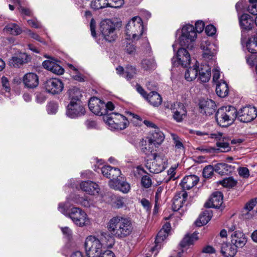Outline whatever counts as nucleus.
I'll use <instances>...</instances> for the list:
<instances>
[{
	"label": "nucleus",
	"mask_w": 257,
	"mask_h": 257,
	"mask_svg": "<svg viewBox=\"0 0 257 257\" xmlns=\"http://www.w3.org/2000/svg\"><path fill=\"white\" fill-rule=\"evenodd\" d=\"M107 7L120 8L124 4L123 0H107Z\"/></svg>",
	"instance_id": "obj_52"
},
{
	"label": "nucleus",
	"mask_w": 257,
	"mask_h": 257,
	"mask_svg": "<svg viewBox=\"0 0 257 257\" xmlns=\"http://www.w3.org/2000/svg\"><path fill=\"white\" fill-rule=\"evenodd\" d=\"M1 82L3 90H5L6 93H8V94H6V96L9 97V93L11 91V87L9 79L6 77L3 76L1 78Z\"/></svg>",
	"instance_id": "obj_49"
},
{
	"label": "nucleus",
	"mask_w": 257,
	"mask_h": 257,
	"mask_svg": "<svg viewBox=\"0 0 257 257\" xmlns=\"http://www.w3.org/2000/svg\"><path fill=\"white\" fill-rule=\"evenodd\" d=\"M239 20L240 26L242 29L250 30L252 28L253 20L248 14L242 15Z\"/></svg>",
	"instance_id": "obj_32"
},
{
	"label": "nucleus",
	"mask_w": 257,
	"mask_h": 257,
	"mask_svg": "<svg viewBox=\"0 0 257 257\" xmlns=\"http://www.w3.org/2000/svg\"><path fill=\"white\" fill-rule=\"evenodd\" d=\"M218 183L224 187L230 188L235 186L236 185L237 181L232 177H230L219 181Z\"/></svg>",
	"instance_id": "obj_48"
},
{
	"label": "nucleus",
	"mask_w": 257,
	"mask_h": 257,
	"mask_svg": "<svg viewBox=\"0 0 257 257\" xmlns=\"http://www.w3.org/2000/svg\"><path fill=\"white\" fill-rule=\"evenodd\" d=\"M223 203V195L221 192L217 191L212 193L205 206L210 208H219Z\"/></svg>",
	"instance_id": "obj_20"
},
{
	"label": "nucleus",
	"mask_w": 257,
	"mask_h": 257,
	"mask_svg": "<svg viewBox=\"0 0 257 257\" xmlns=\"http://www.w3.org/2000/svg\"><path fill=\"white\" fill-rule=\"evenodd\" d=\"M154 146L156 145L152 142V140H149L148 138L146 140H143L141 145L142 151L148 155L153 151Z\"/></svg>",
	"instance_id": "obj_40"
},
{
	"label": "nucleus",
	"mask_w": 257,
	"mask_h": 257,
	"mask_svg": "<svg viewBox=\"0 0 257 257\" xmlns=\"http://www.w3.org/2000/svg\"><path fill=\"white\" fill-rule=\"evenodd\" d=\"M256 203L257 198L252 199L246 203L244 207V210L247 211L245 215V218L246 219H249L252 218V214L249 212L252 210Z\"/></svg>",
	"instance_id": "obj_41"
},
{
	"label": "nucleus",
	"mask_w": 257,
	"mask_h": 257,
	"mask_svg": "<svg viewBox=\"0 0 257 257\" xmlns=\"http://www.w3.org/2000/svg\"><path fill=\"white\" fill-rule=\"evenodd\" d=\"M84 246L88 257H98L102 252V244L95 236H87L85 239Z\"/></svg>",
	"instance_id": "obj_6"
},
{
	"label": "nucleus",
	"mask_w": 257,
	"mask_h": 257,
	"mask_svg": "<svg viewBox=\"0 0 257 257\" xmlns=\"http://www.w3.org/2000/svg\"><path fill=\"white\" fill-rule=\"evenodd\" d=\"M194 240L192 239L190 235L188 234L186 235L183 240L181 241L180 245L181 247H184L186 246L190 245L193 244Z\"/></svg>",
	"instance_id": "obj_54"
},
{
	"label": "nucleus",
	"mask_w": 257,
	"mask_h": 257,
	"mask_svg": "<svg viewBox=\"0 0 257 257\" xmlns=\"http://www.w3.org/2000/svg\"><path fill=\"white\" fill-rule=\"evenodd\" d=\"M146 99L154 106H158L162 102V97L156 91H152L147 94Z\"/></svg>",
	"instance_id": "obj_35"
},
{
	"label": "nucleus",
	"mask_w": 257,
	"mask_h": 257,
	"mask_svg": "<svg viewBox=\"0 0 257 257\" xmlns=\"http://www.w3.org/2000/svg\"><path fill=\"white\" fill-rule=\"evenodd\" d=\"M171 225L169 222H166L163 225L156 237V247H157L159 244L163 241L167 237L171 231Z\"/></svg>",
	"instance_id": "obj_25"
},
{
	"label": "nucleus",
	"mask_w": 257,
	"mask_h": 257,
	"mask_svg": "<svg viewBox=\"0 0 257 257\" xmlns=\"http://www.w3.org/2000/svg\"><path fill=\"white\" fill-rule=\"evenodd\" d=\"M233 170V168L229 165L225 163H219L214 167L215 171L221 175L228 174L231 173Z\"/></svg>",
	"instance_id": "obj_36"
},
{
	"label": "nucleus",
	"mask_w": 257,
	"mask_h": 257,
	"mask_svg": "<svg viewBox=\"0 0 257 257\" xmlns=\"http://www.w3.org/2000/svg\"><path fill=\"white\" fill-rule=\"evenodd\" d=\"M220 76V72L219 68L216 67L213 69V81L216 83V84L218 81H220V80H219Z\"/></svg>",
	"instance_id": "obj_59"
},
{
	"label": "nucleus",
	"mask_w": 257,
	"mask_h": 257,
	"mask_svg": "<svg viewBox=\"0 0 257 257\" xmlns=\"http://www.w3.org/2000/svg\"><path fill=\"white\" fill-rule=\"evenodd\" d=\"M70 199L67 198L66 202L60 203L58 209L62 214L71 218L73 223L79 227L88 226L91 224V219L87 213L79 207H72Z\"/></svg>",
	"instance_id": "obj_1"
},
{
	"label": "nucleus",
	"mask_w": 257,
	"mask_h": 257,
	"mask_svg": "<svg viewBox=\"0 0 257 257\" xmlns=\"http://www.w3.org/2000/svg\"><path fill=\"white\" fill-rule=\"evenodd\" d=\"M204 23L202 21H198L195 23V29L193 25H184L181 30V34L179 37V43L181 47L188 49L194 47L197 38V33H200L204 29Z\"/></svg>",
	"instance_id": "obj_3"
},
{
	"label": "nucleus",
	"mask_w": 257,
	"mask_h": 257,
	"mask_svg": "<svg viewBox=\"0 0 257 257\" xmlns=\"http://www.w3.org/2000/svg\"><path fill=\"white\" fill-rule=\"evenodd\" d=\"M80 187L82 191L91 195H95L100 191L98 185L90 181L82 182L80 184Z\"/></svg>",
	"instance_id": "obj_19"
},
{
	"label": "nucleus",
	"mask_w": 257,
	"mask_h": 257,
	"mask_svg": "<svg viewBox=\"0 0 257 257\" xmlns=\"http://www.w3.org/2000/svg\"><path fill=\"white\" fill-rule=\"evenodd\" d=\"M236 117V109L230 105L220 108L215 115L218 124L222 127H226L231 124Z\"/></svg>",
	"instance_id": "obj_4"
},
{
	"label": "nucleus",
	"mask_w": 257,
	"mask_h": 257,
	"mask_svg": "<svg viewBox=\"0 0 257 257\" xmlns=\"http://www.w3.org/2000/svg\"><path fill=\"white\" fill-rule=\"evenodd\" d=\"M239 175L244 178H247L249 176V170L246 167H241L238 169Z\"/></svg>",
	"instance_id": "obj_61"
},
{
	"label": "nucleus",
	"mask_w": 257,
	"mask_h": 257,
	"mask_svg": "<svg viewBox=\"0 0 257 257\" xmlns=\"http://www.w3.org/2000/svg\"><path fill=\"white\" fill-rule=\"evenodd\" d=\"M171 137L173 139L175 149L178 150L179 151H184V147L183 144V140L174 134H172Z\"/></svg>",
	"instance_id": "obj_45"
},
{
	"label": "nucleus",
	"mask_w": 257,
	"mask_h": 257,
	"mask_svg": "<svg viewBox=\"0 0 257 257\" xmlns=\"http://www.w3.org/2000/svg\"><path fill=\"white\" fill-rule=\"evenodd\" d=\"M90 6L95 10L107 7V0H93L91 2Z\"/></svg>",
	"instance_id": "obj_46"
},
{
	"label": "nucleus",
	"mask_w": 257,
	"mask_h": 257,
	"mask_svg": "<svg viewBox=\"0 0 257 257\" xmlns=\"http://www.w3.org/2000/svg\"><path fill=\"white\" fill-rule=\"evenodd\" d=\"M172 65L174 67L181 66L182 67H188L191 62L189 53L184 48H179L175 56L171 60Z\"/></svg>",
	"instance_id": "obj_9"
},
{
	"label": "nucleus",
	"mask_w": 257,
	"mask_h": 257,
	"mask_svg": "<svg viewBox=\"0 0 257 257\" xmlns=\"http://www.w3.org/2000/svg\"><path fill=\"white\" fill-rule=\"evenodd\" d=\"M27 34L33 39L41 42L45 43V41L36 33L32 32L30 30H27Z\"/></svg>",
	"instance_id": "obj_60"
},
{
	"label": "nucleus",
	"mask_w": 257,
	"mask_h": 257,
	"mask_svg": "<svg viewBox=\"0 0 257 257\" xmlns=\"http://www.w3.org/2000/svg\"><path fill=\"white\" fill-rule=\"evenodd\" d=\"M214 171V168L212 166H207L203 170V176L205 178H209L213 175Z\"/></svg>",
	"instance_id": "obj_51"
},
{
	"label": "nucleus",
	"mask_w": 257,
	"mask_h": 257,
	"mask_svg": "<svg viewBox=\"0 0 257 257\" xmlns=\"http://www.w3.org/2000/svg\"><path fill=\"white\" fill-rule=\"evenodd\" d=\"M210 138L218 140L219 141L216 144L217 147V150L222 152H228L230 151L231 148L229 143L226 141V139L221 133H216L211 134Z\"/></svg>",
	"instance_id": "obj_18"
},
{
	"label": "nucleus",
	"mask_w": 257,
	"mask_h": 257,
	"mask_svg": "<svg viewBox=\"0 0 257 257\" xmlns=\"http://www.w3.org/2000/svg\"><path fill=\"white\" fill-rule=\"evenodd\" d=\"M193 67H190L185 71L184 77L187 81H192L195 79L198 74L199 66L197 61L195 60Z\"/></svg>",
	"instance_id": "obj_30"
},
{
	"label": "nucleus",
	"mask_w": 257,
	"mask_h": 257,
	"mask_svg": "<svg viewBox=\"0 0 257 257\" xmlns=\"http://www.w3.org/2000/svg\"><path fill=\"white\" fill-rule=\"evenodd\" d=\"M28 23L30 26L36 29L42 28L40 23L36 19L29 20L28 21Z\"/></svg>",
	"instance_id": "obj_63"
},
{
	"label": "nucleus",
	"mask_w": 257,
	"mask_h": 257,
	"mask_svg": "<svg viewBox=\"0 0 257 257\" xmlns=\"http://www.w3.org/2000/svg\"><path fill=\"white\" fill-rule=\"evenodd\" d=\"M200 112L206 115L213 114L216 109V105L211 99H202L199 103Z\"/></svg>",
	"instance_id": "obj_17"
},
{
	"label": "nucleus",
	"mask_w": 257,
	"mask_h": 257,
	"mask_svg": "<svg viewBox=\"0 0 257 257\" xmlns=\"http://www.w3.org/2000/svg\"><path fill=\"white\" fill-rule=\"evenodd\" d=\"M134 40L132 39H125V42L126 43L125 50L127 53L130 54H134L136 51V48L132 44V42Z\"/></svg>",
	"instance_id": "obj_50"
},
{
	"label": "nucleus",
	"mask_w": 257,
	"mask_h": 257,
	"mask_svg": "<svg viewBox=\"0 0 257 257\" xmlns=\"http://www.w3.org/2000/svg\"><path fill=\"white\" fill-rule=\"evenodd\" d=\"M4 31L9 34L18 35L21 34L22 30L16 24L10 23L4 28Z\"/></svg>",
	"instance_id": "obj_38"
},
{
	"label": "nucleus",
	"mask_w": 257,
	"mask_h": 257,
	"mask_svg": "<svg viewBox=\"0 0 257 257\" xmlns=\"http://www.w3.org/2000/svg\"><path fill=\"white\" fill-rule=\"evenodd\" d=\"M58 106L56 103L51 102L47 105V112L49 114H55L57 110Z\"/></svg>",
	"instance_id": "obj_57"
},
{
	"label": "nucleus",
	"mask_w": 257,
	"mask_h": 257,
	"mask_svg": "<svg viewBox=\"0 0 257 257\" xmlns=\"http://www.w3.org/2000/svg\"><path fill=\"white\" fill-rule=\"evenodd\" d=\"M121 181L118 178L111 179L109 181V186L110 188L117 190L121 183Z\"/></svg>",
	"instance_id": "obj_55"
},
{
	"label": "nucleus",
	"mask_w": 257,
	"mask_h": 257,
	"mask_svg": "<svg viewBox=\"0 0 257 257\" xmlns=\"http://www.w3.org/2000/svg\"><path fill=\"white\" fill-rule=\"evenodd\" d=\"M111 170V167L110 166H104L101 168V171L103 175L106 178H110L109 172Z\"/></svg>",
	"instance_id": "obj_64"
},
{
	"label": "nucleus",
	"mask_w": 257,
	"mask_h": 257,
	"mask_svg": "<svg viewBox=\"0 0 257 257\" xmlns=\"http://www.w3.org/2000/svg\"><path fill=\"white\" fill-rule=\"evenodd\" d=\"M109 174H110L109 178H117L118 177H120L121 175V171L119 169L117 168H113L111 167V170L110 171Z\"/></svg>",
	"instance_id": "obj_58"
},
{
	"label": "nucleus",
	"mask_w": 257,
	"mask_h": 257,
	"mask_svg": "<svg viewBox=\"0 0 257 257\" xmlns=\"http://www.w3.org/2000/svg\"><path fill=\"white\" fill-rule=\"evenodd\" d=\"M144 27L140 17H133L126 26V39L138 40L143 33Z\"/></svg>",
	"instance_id": "obj_5"
},
{
	"label": "nucleus",
	"mask_w": 257,
	"mask_h": 257,
	"mask_svg": "<svg viewBox=\"0 0 257 257\" xmlns=\"http://www.w3.org/2000/svg\"><path fill=\"white\" fill-rule=\"evenodd\" d=\"M237 247L233 244L222 243L220 252L224 257H233L237 252Z\"/></svg>",
	"instance_id": "obj_28"
},
{
	"label": "nucleus",
	"mask_w": 257,
	"mask_h": 257,
	"mask_svg": "<svg viewBox=\"0 0 257 257\" xmlns=\"http://www.w3.org/2000/svg\"><path fill=\"white\" fill-rule=\"evenodd\" d=\"M216 93L220 97H225L228 93V85L224 80L220 79L216 84Z\"/></svg>",
	"instance_id": "obj_33"
},
{
	"label": "nucleus",
	"mask_w": 257,
	"mask_h": 257,
	"mask_svg": "<svg viewBox=\"0 0 257 257\" xmlns=\"http://www.w3.org/2000/svg\"><path fill=\"white\" fill-rule=\"evenodd\" d=\"M199 178L196 175H189L185 176L182 180L180 184L183 188V190H189L199 181Z\"/></svg>",
	"instance_id": "obj_26"
},
{
	"label": "nucleus",
	"mask_w": 257,
	"mask_h": 257,
	"mask_svg": "<svg viewBox=\"0 0 257 257\" xmlns=\"http://www.w3.org/2000/svg\"><path fill=\"white\" fill-rule=\"evenodd\" d=\"M23 83L25 86L29 88L36 87L39 84V78L36 74L28 73L23 77Z\"/></svg>",
	"instance_id": "obj_24"
},
{
	"label": "nucleus",
	"mask_w": 257,
	"mask_h": 257,
	"mask_svg": "<svg viewBox=\"0 0 257 257\" xmlns=\"http://www.w3.org/2000/svg\"><path fill=\"white\" fill-rule=\"evenodd\" d=\"M141 184L145 188H148L152 185V180L148 175H145L142 177Z\"/></svg>",
	"instance_id": "obj_53"
},
{
	"label": "nucleus",
	"mask_w": 257,
	"mask_h": 257,
	"mask_svg": "<svg viewBox=\"0 0 257 257\" xmlns=\"http://www.w3.org/2000/svg\"><path fill=\"white\" fill-rule=\"evenodd\" d=\"M104 119L111 130H124L129 124L126 117L118 113H110Z\"/></svg>",
	"instance_id": "obj_7"
},
{
	"label": "nucleus",
	"mask_w": 257,
	"mask_h": 257,
	"mask_svg": "<svg viewBox=\"0 0 257 257\" xmlns=\"http://www.w3.org/2000/svg\"><path fill=\"white\" fill-rule=\"evenodd\" d=\"M199 79L201 82H207L209 81L211 76V68L208 64L201 65L198 69Z\"/></svg>",
	"instance_id": "obj_29"
},
{
	"label": "nucleus",
	"mask_w": 257,
	"mask_h": 257,
	"mask_svg": "<svg viewBox=\"0 0 257 257\" xmlns=\"http://www.w3.org/2000/svg\"><path fill=\"white\" fill-rule=\"evenodd\" d=\"M205 31L207 35L213 36L216 32V28L213 25H209L206 27Z\"/></svg>",
	"instance_id": "obj_62"
},
{
	"label": "nucleus",
	"mask_w": 257,
	"mask_h": 257,
	"mask_svg": "<svg viewBox=\"0 0 257 257\" xmlns=\"http://www.w3.org/2000/svg\"><path fill=\"white\" fill-rule=\"evenodd\" d=\"M246 46L250 53H257V37L250 38L247 42Z\"/></svg>",
	"instance_id": "obj_44"
},
{
	"label": "nucleus",
	"mask_w": 257,
	"mask_h": 257,
	"mask_svg": "<svg viewBox=\"0 0 257 257\" xmlns=\"http://www.w3.org/2000/svg\"><path fill=\"white\" fill-rule=\"evenodd\" d=\"M136 69L134 67L127 66L125 68L124 73H123V77L127 80L132 79L136 74Z\"/></svg>",
	"instance_id": "obj_47"
},
{
	"label": "nucleus",
	"mask_w": 257,
	"mask_h": 257,
	"mask_svg": "<svg viewBox=\"0 0 257 257\" xmlns=\"http://www.w3.org/2000/svg\"><path fill=\"white\" fill-rule=\"evenodd\" d=\"M68 66L70 69L72 77L76 80L79 81H84V77L81 73V69L76 67L71 64H68Z\"/></svg>",
	"instance_id": "obj_37"
},
{
	"label": "nucleus",
	"mask_w": 257,
	"mask_h": 257,
	"mask_svg": "<svg viewBox=\"0 0 257 257\" xmlns=\"http://www.w3.org/2000/svg\"><path fill=\"white\" fill-rule=\"evenodd\" d=\"M70 101H81L82 93L80 90L76 87H74L69 90Z\"/></svg>",
	"instance_id": "obj_43"
},
{
	"label": "nucleus",
	"mask_w": 257,
	"mask_h": 257,
	"mask_svg": "<svg viewBox=\"0 0 257 257\" xmlns=\"http://www.w3.org/2000/svg\"><path fill=\"white\" fill-rule=\"evenodd\" d=\"M142 67L146 71H150L155 69L156 64L153 57L144 59L142 61Z\"/></svg>",
	"instance_id": "obj_42"
},
{
	"label": "nucleus",
	"mask_w": 257,
	"mask_h": 257,
	"mask_svg": "<svg viewBox=\"0 0 257 257\" xmlns=\"http://www.w3.org/2000/svg\"><path fill=\"white\" fill-rule=\"evenodd\" d=\"M100 31L103 39L108 42H112L116 39V25L111 20H103L100 24Z\"/></svg>",
	"instance_id": "obj_8"
},
{
	"label": "nucleus",
	"mask_w": 257,
	"mask_h": 257,
	"mask_svg": "<svg viewBox=\"0 0 257 257\" xmlns=\"http://www.w3.org/2000/svg\"><path fill=\"white\" fill-rule=\"evenodd\" d=\"M164 134L158 128L152 133V137L148 138L152 140V142L155 145H160L164 140Z\"/></svg>",
	"instance_id": "obj_39"
},
{
	"label": "nucleus",
	"mask_w": 257,
	"mask_h": 257,
	"mask_svg": "<svg viewBox=\"0 0 257 257\" xmlns=\"http://www.w3.org/2000/svg\"><path fill=\"white\" fill-rule=\"evenodd\" d=\"M257 116V109L254 106H246L237 112V118L241 122H248Z\"/></svg>",
	"instance_id": "obj_11"
},
{
	"label": "nucleus",
	"mask_w": 257,
	"mask_h": 257,
	"mask_svg": "<svg viewBox=\"0 0 257 257\" xmlns=\"http://www.w3.org/2000/svg\"><path fill=\"white\" fill-rule=\"evenodd\" d=\"M212 216V212L210 210H205L200 215L195 224L197 226H201L207 224Z\"/></svg>",
	"instance_id": "obj_31"
},
{
	"label": "nucleus",
	"mask_w": 257,
	"mask_h": 257,
	"mask_svg": "<svg viewBox=\"0 0 257 257\" xmlns=\"http://www.w3.org/2000/svg\"><path fill=\"white\" fill-rule=\"evenodd\" d=\"M169 108L172 111L173 119L177 122H181L186 116V108L181 102H176L171 104Z\"/></svg>",
	"instance_id": "obj_13"
},
{
	"label": "nucleus",
	"mask_w": 257,
	"mask_h": 257,
	"mask_svg": "<svg viewBox=\"0 0 257 257\" xmlns=\"http://www.w3.org/2000/svg\"><path fill=\"white\" fill-rule=\"evenodd\" d=\"M107 227L109 232L118 239H123L128 236L134 229L130 219L120 216L111 218L107 223Z\"/></svg>",
	"instance_id": "obj_2"
},
{
	"label": "nucleus",
	"mask_w": 257,
	"mask_h": 257,
	"mask_svg": "<svg viewBox=\"0 0 257 257\" xmlns=\"http://www.w3.org/2000/svg\"><path fill=\"white\" fill-rule=\"evenodd\" d=\"M67 198L70 199V204L72 205L73 204H80L85 207H90L93 205V201L90 199L83 198L74 194L70 195Z\"/></svg>",
	"instance_id": "obj_27"
},
{
	"label": "nucleus",
	"mask_w": 257,
	"mask_h": 257,
	"mask_svg": "<svg viewBox=\"0 0 257 257\" xmlns=\"http://www.w3.org/2000/svg\"><path fill=\"white\" fill-rule=\"evenodd\" d=\"M187 193L184 190L178 192L173 199L172 208L174 211H178L182 207L183 203L186 201Z\"/></svg>",
	"instance_id": "obj_21"
},
{
	"label": "nucleus",
	"mask_w": 257,
	"mask_h": 257,
	"mask_svg": "<svg viewBox=\"0 0 257 257\" xmlns=\"http://www.w3.org/2000/svg\"><path fill=\"white\" fill-rule=\"evenodd\" d=\"M201 48L203 51L202 57L205 61L214 60L218 49L216 44L206 41L202 42Z\"/></svg>",
	"instance_id": "obj_14"
},
{
	"label": "nucleus",
	"mask_w": 257,
	"mask_h": 257,
	"mask_svg": "<svg viewBox=\"0 0 257 257\" xmlns=\"http://www.w3.org/2000/svg\"><path fill=\"white\" fill-rule=\"evenodd\" d=\"M117 190H118L124 193H126L130 190V185L126 182L121 181Z\"/></svg>",
	"instance_id": "obj_56"
},
{
	"label": "nucleus",
	"mask_w": 257,
	"mask_h": 257,
	"mask_svg": "<svg viewBox=\"0 0 257 257\" xmlns=\"http://www.w3.org/2000/svg\"><path fill=\"white\" fill-rule=\"evenodd\" d=\"M43 66L45 69L57 75H61L64 73V69L53 59L44 61Z\"/></svg>",
	"instance_id": "obj_23"
},
{
	"label": "nucleus",
	"mask_w": 257,
	"mask_h": 257,
	"mask_svg": "<svg viewBox=\"0 0 257 257\" xmlns=\"http://www.w3.org/2000/svg\"><path fill=\"white\" fill-rule=\"evenodd\" d=\"M89 109L97 115L106 114L105 103L97 97H92L88 103Z\"/></svg>",
	"instance_id": "obj_15"
},
{
	"label": "nucleus",
	"mask_w": 257,
	"mask_h": 257,
	"mask_svg": "<svg viewBox=\"0 0 257 257\" xmlns=\"http://www.w3.org/2000/svg\"><path fill=\"white\" fill-rule=\"evenodd\" d=\"M85 109L81 101H70L67 106L66 114L71 118H74L84 115Z\"/></svg>",
	"instance_id": "obj_12"
},
{
	"label": "nucleus",
	"mask_w": 257,
	"mask_h": 257,
	"mask_svg": "<svg viewBox=\"0 0 257 257\" xmlns=\"http://www.w3.org/2000/svg\"><path fill=\"white\" fill-rule=\"evenodd\" d=\"M154 160L151 165H147L149 171L154 174H158L164 171L167 166L168 159L164 155H157L154 154Z\"/></svg>",
	"instance_id": "obj_10"
},
{
	"label": "nucleus",
	"mask_w": 257,
	"mask_h": 257,
	"mask_svg": "<svg viewBox=\"0 0 257 257\" xmlns=\"http://www.w3.org/2000/svg\"><path fill=\"white\" fill-rule=\"evenodd\" d=\"M231 241L237 248L242 247L247 241L246 237L240 231H235L231 234Z\"/></svg>",
	"instance_id": "obj_22"
},
{
	"label": "nucleus",
	"mask_w": 257,
	"mask_h": 257,
	"mask_svg": "<svg viewBox=\"0 0 257 257\" xmlns=\"http://www.w3.org/2000/svg\"><path fill=\"white\" fill-rule=\"evenodd\" d=\"M29 57L26 54H23L19 56L13 57L10 59L9 63L10 65L14 67H19L22 64L28 61Z\"/></svg>",
	"instance_id": "obj_34"
},
{
	"label": "nucleus",
	"mask_w": 257,
	"mask_h": 257,
	"mask_svg": "<svg viewBox=\"0 0 257 257\" xmlns=\"http://www.w3.org/2000/svg\"><path fill=\"white\" fill-rule=\"evenodd\" d=\"M45 87L48 92L55 94L60 93L63 90L64 84L59 79L51 78L46 81Z\"/></svg>",
	"instance_id": "obj_16"
}]
</instances>
